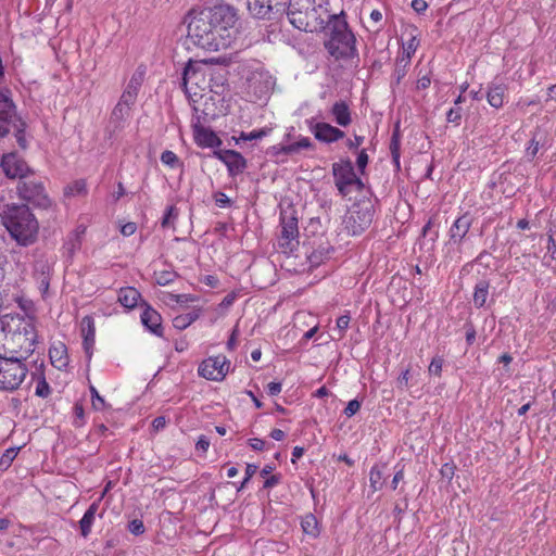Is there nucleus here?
I'll return each instance as SVG.
<instances>
[{
	"label": "nucleus",
	"mask_w": 556,
	"mask_h": 556,
	"mask_svg": "<svg viewBox=\"0 0 556 556\" xmlns=\"http://www.w3.org/2000/svg\"><path fill=\"white\" fill-rule=\"evenodd\" d=\"M143 79H144V71L138 68L132 74L131 78L129 79V81L125 88V91H129V92L138 96V92L142 86Z\"/></svg>",
	"instance_id": "35"
},
{
	"label": "nucleus",
	"mask_w": 556,
	"mask_h": 556,
	"mask_svg": "<svg viewBox=\"0 0 556 556\" xmlns=\"http://www.w3.org/2000/svg\"><path fill=\"white\" fill-rule=\"evenodd\" d=\"M161 162L172 168L179 165L178 156L170 150H165L164 152H162Z\"/></svg>",
	"instance_id": "45"
},
{
	"label": "nucleus",
	"mask_w": 556,
	"mask_h": 556,
	"mask_svg": "<svg viewBox=\"0 0 556 556\" xmlns=\"http://www.w3.org/2000/svg\"><path fill=\"white\" fill-rule=\"evenodd\" d=\"M349 324H350L349 315H342L337 319V328L340 331V338L343 337V332L349 328Z\"/></svg>",
	"instance_id": "56"
},
{
	"label": "nucleus",
	"mask_w": 556,
	"mask_h": 556,
	"mask_svg": "<svg viewBox=\"0 0 556 556\" xmlns=\"http://www.w3.org/2000/svg\"><path fill=\"white\" fill-rule=\"evenodd\" d=\"M282 384L280 382H269L266 387L267 393L270 396L278 395L281 392Z\"/></svg>",
	"instance_id": "59"
},
{
	"label": "nucleus",
	"mask_w": 556,
	"mask_h": 556,
	"mask_svg": "<svg viewBox=\"0 0 556 556\" xmlns=\"http://www.w3.org/2000/svg\"><path fill=\"white\" fill-rule=\"evenodd\" d=\"M332 175L334 185L342 197L348 195L352 190L361 191L364 189V182L356 176L350 159L333 163Z\"/></svg>",
	"instance_id": "8"
},
{
	"label": "nucleus",
	"mask_w": 556,
	"mask_h": 556,
	"mask_svg": "<svg viewBox=\"0 0 556 556\" xmlns=\"http://www.w3.org/2000/svg\"><path fill=\"white\" fill-rule=\"evenodd\" d=\"M214 199L216 205L219 207H225L230 204V199L224 192H216Z\"/></svg>",
	"instance_id": "57"
},
{
	"label": "nucleus",
	"mask_w": 556,
	"mask_h": 556,
	"mask_svg": "<svg viewBox=\"0 0 556 556\" xmlns=\"http://www.w3.org/2000/svg\"><path fill=\"white\" fill-rule=\"evenodd\" d=\"M128 530L134 535H140L144 532L146 528L140 519H134L128 522Z\"/></svg>",
	"instance_id": "49"
},
{
	"label": "nucleus",
	"mask_w": 556,
	"mask_h": 556,
	"mask_svg": "<svg viewBox=\"0 0 556 556\" xmlns=\"http://www.w3.org/2000/svg\"><path fill=\"white\" fill-rule=\"evenodd\" d=\"M202 65L203 63L202 62H198V61H189L185 68H184V73H182V87L185 89L186 92H190L192 90L191 87H189V85H195V86H199V83H200V79H199V76H202Z\"/></svg>",
	"instance_id": "21"
},
{
	"label": "nucleus",
	"mask_w": 556,
	"mask_h": 556,
	"mask_svg": "<svg viewBox=\"0 0 556 556\" xmlns=\"http://www.w3.org/2000/svg\"><path fill=\"white\" fill-rule=\"evenodd\" d=\"M0 166L8 178L24 180L31 174V169L27 163L16 153L4 154L1 159Z\"/></svg>",
	"instance_id": "13"
},
{
	"label": "nucleus",
	"mask_w": 556,
	"mask_h": 556,
	"mask_svg": "<svg viewBox=\"0 0 556 556\" xmlns=\"http://www.w3.org/2000/svg\"><path fill=\"white\" fill-rule=\"evenodd\" d=\"M369 157L365 149L361 150L358 152L357 159H356V165L361 174L365 173V168L368 164Z\"/></svg>",
	"instance_id": "51"
},
{
	"label": "nucleus",
	"mask_w": 556,
	"mask_h": 556,
	"mask_svg": "<svg viewBox=\"0 0 556 556\" xmlns=\"http://www.w3.org/2000/svg\"><path fill=\"white\" fill-rule=\"evenodd\" d=\"M361 406H362V403L354 399V400H351L346 407L344 408V415L346 417H352L354 416L359 409H361Z\"/></svg>",
	"instance_id": "52"
},
{
	"label": "nucleus",
	"mask_w": 556,
	"mask_h": 556,
	"mask_svg": "<svg viewBox=\"0 0 556 556\" xmlns=\"http://www.w3.org/2000/svg\"><path fill=\"white\" fill-rule=\"evenodd\" d=\"M193 137L195 143L201 148H218L223 143L215 131L204 126H194Z\"/></svg>",
	"instance_id": "18"
},
{
	"label": "nucleus",
	"mask_w": 556,
	"mask_h": 556,
	"mask_svg": "<svg viewBox=\"0 0 556 556\" xmlns=\"http://www.w3.org/2000/svg\"><path fill=\"white\" fill-rule=\"evenodd\" d=\"M329 7V0H289L287 16L289 22L299 30L321 31L334 17Z\"/></svg>",
	"instance_id": "3"
},
{
	"label": "nucleus",
	"mask_w": 556,
	"mask_h": 556,
	"mask_svg": "<svg viewBox=\"0 0 556 556\" xmlns=\"http://www.w3.org/2000/svg\"><path fill=\"white\" fill-rule=\"evenodd\" d=\"M249 12L256 18H267L270 13L285 10L286 0H248Z\"/></svg>",
	"instance_id": "15"
},
{
	"label": "nucleus",
	"mask_w": 556,
	"mask_h": 556,
	"mask_svg": "<svg viewBox=\"0 0 556 556\" xmlns=\"http://www.w3.org/2000/svg\"><path fill=\"white\" fill-rule=\"evenodd\" d=\"M490 281L480 279L473 288L472 302L477 308L484 307L489 298Z\"/></svg>",
	"instance_id": "25"
},
{
	"label": "nucleus",
	"mask_w": 556,
	"mask_h": 556,
	"mask_svg": "<svg viewBox=\"0 0 556 556\" xmlns=\"http://www.w3.org/2000/svg\"><path fill=\"white\" fill-rule=\"evenodd\" d=\"M177 277V274L173 270H161L155 273V282L159 286H167L172 283Z\"/></svg>",
	"instance_id": "42"
},
{
	"label": "nucleus",
	"mask_w": 556,
	"mask_h": 556,
	"mask_svg": "<svg viewBox=\"0 0 556 556\" xmlns=\"http://www.w3.org/2000/svg\"><path fill=\"white\" fill-rule=\"evenodd\" d=\"M230 155L231 157H229L226 166L229 176L233 177L243 173V170L247 168V160L242 156L241 153L237 151L230 153Z\"/></svg>",
	"instance_id": "29"
},
{
	"label": "nucleus",
	"mask_w": 556,
	"mask_h": 556,
	"mask_svg": "<svg viewBox=\"0 0 556 556\" xmlns=\"http://www.w3.org/2000/svg\"><path fill=\"white\" fill-rule=\"evenodd\" d=\"M270 132L269 128H261L257 130H252L250 132L241 131L238 138L232 137V139L238 143L239 141H251L258 140L266 137Z\"/></svg>",
	"instance_id": "36"
},
{
	"label": "nucleus",
	"mask_w": 556,
	"mask_h": 556,
	"mask_svg": "<svg viewBox=\"0 0 556 556\" xmlns=\"http://www.w3.org/2000/svg\"><path fill=\"white\" fill-rule=\"evenodd\" d=\"M186 22L187 36L194 46L205 51H218L232 42L237 13L228 4H219L190 11Z\"/></svg>",
	"instance_id": "1"
},
{
	"label": "nucleus",
	"mask_w": 556,
	"mask_h": 556,
	"mask_svg": "<svg viewBox=\"0 0 556 556\" xmlns=\"http://www.w3.org/2000/svg\"><path fill=\"white\" fill-rule=\"evenodd\" d=\"M39 270H40V277H39L40 289L43 292H46L49 289V285H50L49 276H48L49 266L46 263H37L36 271H39Z\"/></svg>",
	"instance_id": "40"
},
{
	"label": "nucleus",
	"mask_w": 556,
	"mask_h": 556,
	"mask_svg": "<svg viewBox=\"0 0 556 556\" xmlns=\"http://www.w3.org/2000/svg\"><path fill=\"white\" fill-rule=\"evenodd\" d=\"M64 194L66 197H76V195H86L87 194V184L85 179H78L66 186L64 189Z\"/></svg>",
	"instance_id": "34"
},
{
	"label": "nucleus",
	"mask_w": 556,
	"mask_h": 556,
	"mask_svg": "<svg viewBox=\"0 0 556 556\" xmlns=\"http://www.w3.org/2000/svg\"><path fill=\"white\" fill-rule=\"evenodd\" d=\"M312 147V141L308 137H303L299 141L286 144L285 148H279L281 151H283L285 155H291L296 154L301 150L309 149Z\"/></svg>",
	"instance_id": "32"
},
{
	"label": "nucleus",
	"mask_w": 556,
	"mask_h": 556,
	"mask_svg": "<svg viewBox=\"0 0 556 556\" xmlns=\"http://www.w3.org/2000/svg\"><path fill=\"white\" fill-rule=\"evenodd\" d=\"M256 470H257V466L256 465H254V464H248L247 465V467H245V477H244L240 488L238 489V491L242 490L245 486V484L254 476Z\"/></svg>",
	"instance_id": "54"
},
{
	"label": "nucleus",
	"mask_w": 556,
	"mask_h": 556,
	"mask_svg": "<svg viewBox=\"0 0 556 556\" xmlns=\"http://www.w3.org/2000/svg\"><path fill=\"white\" fill-rule=\"evenodd\" d=\"M18 451L20 448L16 447H10L5 450V452L0 458V467H2L3 469H8L11 466L12 462L17 456Z\"/></svg>",
	"instance_id": "44"
},
{
	"label": "nucleus",
	"mask_w": 556,
	"mask_h": 556,
	"mask_svg": "<svg viewBox=\"0 0 556 556\" xmlns=\"http://www.w3.org/2000/svg\"><path fill=\"white\" fill-rule=\"evenodd\" d=\"M136 100H137V96L129 92V91H123L118 102L123 105H126L128 106L129 109L132 110V106L135 105L136 103Z\"/></svg>",
	"instance_id": "50"
},
{
	"label": "nucleus",
	"mask_w": 556,
	"mask_h": 556,
	"mask_svg": "<svg viewBox=\"0 0 556 556\" xmlns=\"http://www.w3.org/2000/svg\"><path fill=\"white\" fill-rule=\"evenodd\" d=\"M400 147H401V136L399 131V126L392 132L391 141H390V152L392 155V160L394 164L400 167Z\"/></svg>",
	"instance_id": "33"
},
{
	"label": "nucleus",
	"mask_w": 556,
	"mask_h": 556,
	"mask_svg": "<svg viewBox=\"0 0 556 556\" xmlns=\"http://www.w3.org/2000/svg\"><path fill=\"white\" fill-rule=\"evenodd\" d=\"M314 136L317 140L325 143H332L342 138L345 134L338 127H334L328 123H317L313 128Z\"/></svg>",
	"instance_id": "17"
},
{
	"label": "nucleus",
	"mask_w": 556,
	"mask_h": 556,
	"mask_svg": "<svg viewBox=\"0 0 556 556\" xmlns=\"http://www.w3.org/2000/svg\"><path fill=\"white\" fill-rule=\"evenodd\" d=\"M136 230H137V225H136V223H132V222L126 223L121 227V232L126 237L134 235L136 232Z\"/></svg>",
	"instance_id": "64"
},
{
	"label": "nucleus",
	"mask_w": 556,
	"mask_h": 556,
	"mask_svg": "<svg viewBox=\"0 0 556 556\" xmlns=\"http://www.w3.org/2000/svg\"><path fill=\"white\" fill-rule=\"evenodd\" d=\"M295 211L283 210L280 213L281 233L278 238V247L285 254H291L299 245V226Z\"/></svg>",
	"instance_id": "9"
},
{
	"label": "nucleus",
	"mask_w": 556,
	"mask_h": 556,
	"mask_svg": "<svg viewBox=\"0 0 556 556\" xmlns=\"http://www.w3.org/2000/svg\"><path fill=\"white\" fill-rule=\"evenodd\" d=\"M210 447V439L206 435H200L195 448L201 452H206Z\"/></svg>",
	"instance_id": "60"
},
{
	"label": "nucleus",
	"mask_w": 556,
	"mask_h": 556,
	"mask_svg": "<svg viewBox=\"0 0 556 556\" xmlns=\"http://www.w3.org/2000/svg\"><path fill=\"white\" fill-rule=\"evenodd\" d=\"M28 375L25 359L14 355H0V391L18 390Z\"/></svg>",
	"instance_id": "6"
},
{
	"label": "nucleus",
	"mask_w": 556,
	"mask_h": 556,
	"mask_svg": "<svg viewBox=\"0 0 556 556\" xmlns=\"http://www.w3.org/2000/svg\"><path fill=\"white\" fill-rule=\"evenodd\" d=\"M15 301H17V296L10 293L9 285L0 286V308L8 307Z\"/></svg>",
	"instance_id": "38"
},
{
	"label": "nucleus",
	"mask_w": 556,
	"mask_h": 556,
	"mask_svg": "<svg viewBox=\"0 0 556 556\" xmlns=\"http://www.w3.org/2000/svg\"><path fill=\"white\" fill-rule=\"evenodd\" d=\"M303 532L311 538H317L320 533L317 518L313 514H306L301 520Z\"/></svg>",
	"instance_id": "30"
},
{
	"label": "nucleus",
	"mask_w": 556,
	"mask_h": 556,
	"mask_svg": "<svg viewBox=\"0 0 556 556\" xmlns=\"http://www.w3.org/2000/svg\"><path fill=\"white\" fill-rule=\"evenodd\" d=\"M442 366H443V358L440 356L433 357L428 367L429 374L434 375V376H440L441 371H442Z\"/></svg>",
	"instance_id": "48"
},
{
	"label": "nucleus",
	"mask_w": 556,
	"mask_h": 556,
	"mask_svg": "<svg viewBox=\"0 0 556 556\" xmlns=\"http://www.w3.org/2000/svg\"><path fill=\"white\" fill-rule=\"evenodd\" d=\"M271 77L267 73L255 72L248 79V93L251 101L265 99L273 88Z\"/></svg>",
	"instance_id": "14"
},
{
	"label": "nucleus",
	"mask_w": 556,
	"mask_h": 556,
	"mask_svg": "<svg viewBox=\"0 0 556 556\" xmlns=\"http://www.w3.org/2000/svg\"><path fill=\"white\" fill-rule=\"evenodd\" d=\"M507 87L504 84L491 83L488 86L486 100L489 104L495 109H500L504 104Z\"/></svg>",
	"instance_id": "24"
},
{
	"label": "nucleus",
	"mask_w": 556,
	"mask_h": 556,
	"mask_svg": "<svg viewBox=\"0 0 556 556\" xmlns=\"http://www.w3.org/2000/svg\"><path fill=\"white\" fill-rule=\"evenodd\" d=\"M91 394V405L96 410H103L106 408L105 400L99 394L98 390L93 387H89Z\"/></svg>",
	"instance_id": "43"
},
{
	"label": "nucleus",
	"mask_w": 556,
	"mask_h": 556,
	"mask_svg": "<svg viewBox=\"0 0 556 556\" xmlns=\"http://www.w3.org/2000/svg\"><path fill=\"white\" fill-rule=\"evenodd\" d=\"M146 307L141 313V323L142 325L149 329L155 336H163V327H162V317L154 308H152L147 303Z\"/></svg>",
	"instance_id": "20"
},
{
	"label": "nucleus",
	"mask_w": 556,
	"mask_h": 556,
	"mask_svg": "<svg viewBox=\"0 0 556 556\" xmlns=\"http://www.w3.org/2000/svg\"><path fill=\"white\" fill-rule=\"evenodd\" d=\"M38 334L34 319L17 315L0 316V355L27 359L35 351Z\"/></svg>",
	"instance_id": "2"
},
{
	"label": "nucleus",
	"mask_w": 556,
	"mask_h": 556,
	"mask_svg": "<svg viewBox=\"0 0 556 556\" xmlns=\"http://www.w3.org/2000/svg\"><path fill=\"white\" fill-rule=\"evenodd\" d=\"M233 152L235 150H214L212 155L226 165L229 157H231L230 153Z\"/></svg>",
	"instance_id": "55"
},
{
	"label": "nucleus",
	"mask_w": 556,
	"mask_h": 556,
	"mask_svg": "<svg viewBox=\"0 0 556 556\" xmlns=\"http://www.w3.org/2000/svg\"><path fill=\"white\" fill-rule=\"evenodd\" d=\"M473 218L469 213L460 215L448 230L450 242L459 247L472 225Z\"/></svg>",
	"instance_id": "16"
},
{
	"label": "nucleus",
	"mask_w": 556,
	"mask_h": 556,
	"mask_svg": "<svg viewBox=\"0 0 556 556\" xmlns=\"http://www.w3.org/2000/svg\"><path fill=\"white\" fill-rule=\"evenodd\" d=\"M18 197L35 206L48 207L50 199L46 192L42 181L34 176L20 180L16 186Z\"/></svg>",
	"instance_id": "10"
},
{
	"label": "nucleus",
	"mask_w": 556,
	"mask_h": 556,
	"mask_svg": "<svg viewBox=\"0 0 556 556\" xmlns=\"http://www.w3.org/2000/svg\"><path fill=\"white\" fill-rule=\"evenodd\" d=\"M20 119L21 117L17 116L16 106L12 99L0 92V138L8 136Z\"/></svg>",
	"instance_id": "12"
},
{
	"label": "nucleus",
	"mask_w": 556,
	"mask_h": 556,
	"mask_svg": "<svg viewBox=\"0 0 556 556\" xmlns=\"http://www.w3.org/2000/svg\"><path fill=\"white\" fill-rule=\"evenodd\" d=\"M140 299V292L132 287L121 288L118 292V302L129 309L136 307Z\"/></svg>",
	"instance_id": "26"
},
{
	"label": "nucleus",
	"mask_w": 556,
	"mask_h": 556,
	"mask_svg": "<svg viewBox=\"0 0 556 556\" xmlns=\"http://www.w3.org/2000/svg\"><path fill=\"white\" fill-rule=\"evenodd\" d=\"M370 488L374 492L380 490L383 486V473L379 466H374L369 472Z\"/></svg>",
	"instance_id": "37"
},
{
	"label": "nucleus",
	"mask_w": 556,
	"mask_h": 556,
	"mask_svg": "<svg viewBox=\"0 0 556 556\" xmlns=\"http://www.w3.org/2000/svg\"><path fill=\"white\" fill-rule=\"evenodd\" d=\"M330 37L325 41V48L336 60H350L358 56L356 38L349 28L343 11L337 13L327 24Z\"/></svg>",
	"instance_id": "5"
},
{
	"label": "nucleus",
	"mask_w": 556,
	"mask_h": 556,
	"mask_svg": "<svg viewBox=\"0 0 556 556\" xmlns=\"http://www.w3.org/2000/svg\"><path fill=\"white\" fill-rule=\"evenodd\" d=\"M130 116L131 109L117 102L111 113L110 122L114 125L115 129L123 128L124 123L129 119Z\"/></svg>",
	"instance_id": "28"
},
{
	"label": "nucleus",
	"mask_w": 556,
	"mask_h": 556,
	"mask_svg": "<svg viewBox=\"0 0 556 556\" xmlns=\"http://www.w3.org/2000/svg\"><path fill=\"white\" fill-rule=\"evenodd\" d=\"M98 508H99V504L98 503H92L87 508V510L85 511L83 518L79 521L80 534L84 538H87L90 534V532H91V528H92V525L94 522L96 514L98 511Z\"/></svg>",
	"instance_id": "27"
},
{
	"label": "nucleus",
	"mask_w": 556,
	"mask_h": 556,
	"mask_svg": "<svg viewBox=\"0 0 556 556\" xmlns=\"http://www.w3.org/2000/svg\"><path fill=\"white\" fill-rule=\"evenodd\" d=\"M330 113L333 117V121L341 127H346L352 122L350 106L343 100L334 102L331 106Z\"/></svg>",
	"instance_id": "22"
},
{
	"label": "nucleus",
	"mask_w": 556,
	"mask_h": 556,
	"mask_svg": "<svg viewBox=\"0 0 556 556\" xmlns=\"http://www.w3.org/2000/svg\"><path fill=\"white\" fill-rule=\"evenodd\" d=\"M374 214V204L369 199L355 202L344 217L345 230L351 236H359L371 225Z\"/></svg>",
	"instance_id": "7"
},
{
	"label": "nucleus",
	"mask_w": 556,
	"mask_h": 556,
	"mask_svg": "<svg viewBox=\"0 0 556 556\" xmlns=\"http://www.w3.org/2000/svg\"><path fill=\"white\" fill-rule=\"evenodd\" d=\"M410 5L418 14L424 13L428 8V3L425 0H413Z\"/></svg>",
	"instance_id": "62"
},
{
	"label": "nucleus",
	"mask_w": 556,
	"mask_h": 556,
	"mask_svg": "<svg viewBox=\"0 0 556 556\" xmlns=\"http://www.w3.org/2000/svg\"><path fill=\"white\" fill-rule=\"evenodd\" d=\"M540 142L535 140V138H532L529 142V146L527 147L526 153L529 159H534L539 152Z\"/></svg>",
	"instance_id": "53"
},
{
	"label": "nucleus",
	"mask_w": 556,
	"mask_h": 556,
	"mask_svg": "<svg viewBox=\"0 0 556 556\" xmlns=\"http://www.w3.org/2000/svg\"><path fill=\"white\" fill-rule=\"evenodd\" d=\"M173 326L178 329V330H184L186 329L187 327H189L190 325L188 324L187 319L185 318V316L181 314V315H178L176 316L174 319H173Z\"/></svg>",
	"instance_id": "58"
},
{
	"label": "nucleus",
	"mask_w": 556,
	"mask_h": 556,
	"mask_svg": "<svg viewBox=\"0 0 556 556\" xmlns=\"http://www.w3.org/2000/svg\"><path fill=\"white\" fill-rule=\"evenodd\" d=\"M476 341V329L471 324H466V342L472 345Z\"/></svg>",
	"instance_id": "61"
},
{
	"label": "nucleus",
	"mask_w": 556,
	"mask_h": 556,
	"mask_svg": "<svg viewBox=\"0 0 556 556\" xmlns=\"http://www.w3.org/2000/svg\"><path fill=\"white\" fill-rule=\"evenodd\" d=\"M229 367L230 363L226 356H211L199 365L198 374L207 380L222 381L228 374Z\"/></svg>",
	"instance_id": "11"
},
{
	"label": "nucleus",
	"mask_w": 556,
	"mask_h": 556,
	"mask_svg": "<svg viewBox=\"0 0 556 556\" xmlns=\"http://www.w3.org/2000/svg\"><path fill=\"white\" fill-rule=\"evenodd\" d=\"M13 129L15 131V138H16V141H17L18 146L22 149H26V147H27L26 138H25L26 123L21 118L17 122V124H15Z\"/></svg>",
	"instance_id": "41"
},
{
	"label": "nucleus",
	"mask_w": 556,
	"mask_h": 556,
	"mask_svg": "<svg viewBox=\"0 0 556 556\" xmlns=\"http://www.w3.org/2000/svg\"><path fill=\"white\" fill-rule=\"evenodd\" d=\"M35 394L41 399H47L51 394V388L43 375L38 376Z\"/></svg>",
	"instance_id": "39"
},
{
	"label": "nucleus",
	"mask_w": 556,
	"mask_h": 556,
	"mask_svg": "<svg viewBox=\"0 0 556 556\" xmlns=\"http://www.w3.org/2000/svg\"><path fill=\"white\" fill-rule=\"evenodd\" d=\"M0 216L3 226L17 244L28 247L36 241L39 224L27 204H7Z\"/></svg>",
	"instance_id": "4"
},
{
	"label": "nucleus",
	"mask_w": 556,
	"mask_h": 556,
	"mask_svg": "<svg viewBox=\"0 0 556 556\" xmlns=\"http://www.w3.org/2000/svg\"><path fill=\"white\" fill-rule=\"evenodd\" d=\"M364 140H365V138L363 136L355 135L354 139H348L346 147L350 150L357 149L358 147H361L363 144Z\"/></svg>",
	"instance_id": "63"
},
{
	"label": "nucleus",
	"mask_w": 556,
	"mask_h": 556,
	"mask_svg": "<svg viewBox=\"0 0 556 556\" xmlns=\"http://www.w3.org/2000/svg\"><path fill=\"white\" fill-rule=\"evenodd\" d=\"M409 65V56L397 58L393 73V80L395 81L396 85H399L401 80L406 76Z\"/></svg>",
	"instance_id": "31"
},
{
	"label": "nucleus",
	"mask_w": 556,
	"mask_h": 556,
	"mask_svg": "<svg viewBox=\"0 0 556 556\" xmlns=\"http://www.w3.org/2000/svg\"><path fill=\"white\" fill-rule=\"evenodd\" d=\"M446 121L456 126L460 124L462 121V109L460 108H452L446 113Z\"/></svg>",
	"instance_id": "47"
},
{
	"label": "nucleus",
	"mask_w": 556,
	"mask_h": 556,
	"mask_svg": "<svg viewBox=\"0 0 556 556\" xmlns=\"http://www.w3.org/2000/svg\"><path fill=\"white\" fill-rule=\"evenodd\" d=\"M49 357L51 364L59 370L65 369L68 365L67 349L62 342L49 349Z\"/></svg>",
	"instance_id": "23"
},
{
	"label": "nucleus",
	"mask_w": 556,
	"mask_h": 556,
	"mask_svg": "<svg viewBox=\"0 0 556 556\" xmlns=\"http://www.w3.org/2000/svg\"><path fill=\"white\" fill-rule=\"evenodd\" d=\"M419 41L416 37H412L403 48L402 56H409V61L412 60L413 54L416 52Z\"/></svg>",
	"instance_id": "46"
},
{
	"label": "nucleus",
	"mask_w": 556,
	"mask_h": 556,
	"mask_svg": "<svg viewBox=\"0 0 556 556\" xmlns=\"http://www.w3.org/2000/svg\"><path fill=\"white\" fill-rule=\"evenodd\" d=\"M80 329L84 338V350L87 357L90 359L96 341V326L93 318L91 316H85L81 319Z\"/></svg>",
	"instance_id": "19"
}]
</instances>
